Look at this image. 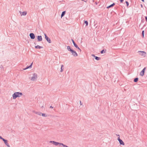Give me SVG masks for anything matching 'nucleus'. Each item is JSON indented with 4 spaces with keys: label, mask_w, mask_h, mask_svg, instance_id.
Returning <instances> with one entry per match:
<instances>
[{
    "label": "nucleus",
    "mask_w": 147,
    "mask_h": 147,
    "mask_svg": "<svg viewBox=\"0 0 147 147\" xmlns=\"http://www.w3.org/2000/svg\"><path fill=\"white\" fill-rule=\"evenodd\" d=\"M22 95L21 92H16L14 93L12 95L13 98V99H15L17 97H19Z\"/></svg>",
    "instance_id": "obj_1"
},
{
    "label": "nucleus",
    "mask_w": 147,
    "mask_h": 147,
    "mask_svg": "<svg viewBox=\"0 0 147 147\" xmlns=\"http://www.w3.org/2000/svg\"><path fill=\"white\" fill-rule=\"evenodd\" d=\"M37 77V75L36 74L34 73L32 74L30 77L31 80L34 81L35 80Z\"/></svg>",
    "instance_id": "obj_2"
},
{
    "label": "nucleus",
    "mask_w": 147,
    "mask_h": 147,
    "mask_svg": "<svg viewBox=\"0 0 147 147\" xmlns=\"http://www.w3.org/2000/svg\"><path fill=\"white\" fill-rule=\"evenodd\" d=\"M138 52L139 53L140 55L142 56H145L146 54V52L144 51H139Z\"/></svg>",
    "instance_id": "obj_3"
},
{
    "label": "nucleus",
    "mask_w": 147,
    "mask_h": 147,
    "mask_svg": "<svg viewBox=\"0 0 147 147\" xmlns=\"http://www.w3.org/2000/svg\"><path fill=\"white\" fill-rule=\"evenodd\" d=\"M146 68L144 67L143 69L141 71L140 73V75L141 76H143L144 75L145 71L146 70Z\"/></svg>",
    "instance_id": "obj_4"
},
{
    "label": "nucleus",
    "mask_w": 147,
    "mask_h": 147,
    "mask_svg": "<svg viewBox=\"0 0 147 147\" xmlns=\"http://www.w3.org/2000/svg\"><path fill=\"white\" fill-rule=\"evenodd\" d=\"M71 52L72 53L73 55L74 56H77L78 55L77 54L75 51H74L72 50H71Z\"/></svg>",
    "instance_id": "obj_5"
},
{
    "label": "nucleus",
    "mask_w": 147,
    "mask_h": 147,
    "mask_svg": "<svg viewBox=\"0 0 147 147\" xmlns=\"http://www.w3.org/2000/svg\"><path fill=\"white\" fill-rule=\"evenodd\" d=\"M45 37V39L47 40L49 43L51 42V41L50 39L45 34H44Z\"/></svg>",
    "instance_id": "obj_6"
},
{
    "label": "nucleus",
    "mask_w": 147,
    "mask_h": 147,
    "mask_svg": "<svg viewBox=\"0 0 147 147\" xmlns=\"http://www.w3.org/2000/svg\"><path fill=\"white\" fill-rule=\"evenodd\" d=\"M62 144V143H59V142H55L54 144V145H55L56 146L59 145L60 147H61Z\"/></svg>",
    "instance_id": "obj_7"
},
{
    "label": "nucleus",
    "mask_w": 147,
    "mask_h": 147,
    "mask_svg": "<svg viewBox=\"0 0 147 147\" xmlns=\"http://www.w3.org/2000/svg\"><path fill=\"white\" fill-rule=\"evenodd\" d=\"M118 140L119 141V143L121 144H122L123 145H124V143L122 140L120 139L119 137L118 138Z\"/></svg>",
    "instance_id": "obj_8"
},
{
    "label": "nucleus",
    "mask_w": 147,
    "mask_h": 147,
    "mask_svg": "<svg viewBox=\"0 0 147 147\" xmlns=\"http://www.w3.org/2000/svg\"><path fill=\"white\" fill-rule=\"evenodd\" d=\"M72 42H73V43L74 46L76 48H77L79 50H80V51H81V50L78 46L75 43V42H74V40H72Z\"/></svg>",
    "instance_id": "obj_9"
},
{
    "label": "nucleus",
    "mask_w": 147,
    "mask_h": 147,
    "mask_svg": "<svg viewBox=\"0 0 147 147\" xmlns=\"http://www.w3.org/2000/svg\"><path fill=\"white\" fill-rule=\"evenodd\" d=\"M3 140L4 141V143L6 145H7L8 147H10V146L7 143V140L4 139Z\"/></svg>",
    "instance_id": "obj_10"
},
{
    "label": "nucleus",
    "mask_w": 147,
    "mask_h": 147,
    "mask_svg": "<svg viewBox=\"0 0 147 147\" xmlns=\"http://www.w3.org/2000/svg\"><path fill=\"white\" fill-rule=\"evenodd\" d=\"M20 14L21 16H25L26 15L27 12L26 11H25L23 12H21L20 11Z\"/></svg>",
    "instance_id": "obj_11"
},
{
    "label": "nucleus",
    "mask_w": 147,
    "mask_h": 147,
    "mask_svg": "<svg viewBox=\"0 0 147 147\" xmlns=\"http://www.w3.org/2000/svg\"><path fill=\"white\" fill-rule=\"evenodd\" d=\"M30 36L32 39H34L35 38V36L33 33H30Z\"/></svg>",
    "instance_id": "obj_12"
},
{
    "label": "nucleus",
    "mask_w": 147,
    "mask_h": 147,
    "mask_svg": "<svg viewBox=\"0 0 147 147\" xmlns=\"http://www.w3.org/2000/svg\"><path fill=\"white\" fill-rule=\"evenodd\" d=\"M38 40L39 41H41L42 40V38L41 36H38Z\"/></svg>",
    "instance_id": "obj_13"
},
{
    "label": "nucleus",
    "mask_w": 147,
    "mask_h": 147,
    "mask_svg": "<svg viewBox=\"0 0 147 147\" xmlns=\"http://www.w3.org/2000/svg\"><path fill=\"white\" fill-rule=\"evenodd\" d=\"M115 5V4L114 3H113V4L110 5L107 7V8H109L113 6L114 5Z\"/></svg>",
    "instance_id": "obj_14"
},
{
    "label": "nucleus",
    "mask_w": 147,
    "mask_h": 147,
    "mask_svg": "<svg viewBox=\"0 0 147 147\" xmlns=\"http://www.w3.org/2000/svg\"><path fill=\"white\" fill-rule=\"evenodd\" d=\"M32 63L31 64V65L30 66H29L28 67H26V68L24 69V70H26V69L29 68H31L32 67Z\"/></svg>",
    "instance_id": "obj_15"
},
{
    "label": "nucleus",
    "mask_w": 147,
    "mask_h": 147,
    "mask_svg": "<svg viewBox=\"0 0 147 147\" xmlns=\"http://www.w3.org/2000/svg\"><path fill=\"white\" fill-rule=\"evenodd\" d=\"M35 47L36 49H41V48H42V47H40V46L37 45V46H36Z\"/></svg>",
    "instance_id": "obj_16"
},
{
    "label": "nucleus",
    "mask_w": 147,
    "mask_h": 147,
    "mask_svg": "<svg viewBox=\"0 0 147 147\" xmlns=\"http://www.w3.org/2000/svg\"><path fill=\"white\" fill-rule=\"evenodd\" d=\"M65 13V11H64L62 12V13L61 15V17L62 18L63 17Z\"/></svg>",
    "instance_id": "obj_17"
},
{
    "label": "nucleus",
    "mask_w": 147,
    "mask_h": 147,
    "mask_svg": "<svg viewBox=\"0 0 147 147\" xmlns=\"http://www.w3.org/2000/svg\"><path fill=\"white\" fill-rule=\"evenodd\" d=\"M95 59H96L97 60H99L100 59V57H95Z\"/></svg>",
    "instance_id": "obj_18"
},
{
    "label": "nucleus",
    "mask_w": 147,
    "mask_h": 147,
    "mask_svg": "<svg viewBox=\"0 0 147 147\" xmlns=\"http://www.w3.org/2000/svg\"><path fill=\"white\" fill-rule=\"evenodd\" d=\"M138 79L137 78H135L134 80V82H137L138 81Z\"/></svg>",
    "instance_id": "obj_19"
},
{
    "label": "nucleus",
    "mask_w": 147,
    "mask_h": 147,
    "mask_svg": "<svg viewBox=\"0 0 147 147\" xmlns=\"http://www.w3.org/2000/svg\"><path fill=\"white\" fill-rule=\"evenodd\" d=\"M67 49L69 51H71V48H70V47L69 46H68L67 47Z\"/></svg>",
    "instance_id": "obj_20"
},
{
    "label": "nucleus",
    "mask_w": 147,
    "mask_h": 147,
    "mask_svg": "<svg viewBox=\"0 0 147 147\" xmlns=\"http://www.w3.org/2000/svg\"><path fill=\"white\" fill-rule=\"evenodd\" d=\"M84 23L86 24V26H87L88 25V23L87 21H85Z\"/></svg>",
    "instance_id": "obj_21"
},
{
    "label": "nucleus",
    "mask_w": 147,
    "mask_h": 147,
    "mask_svg": "<svg viewBox=\"0 0 147 147\" xmlns=\"http://www.w3.org/2000/svg\"><path fill=\"white\" fill-rule=\"evenodd\" d=\"M142 35L143 38H144V31H142Z\"/></svg>",
    "instance_id": "obj_22"
},
{
    "label": "nucleus",
    "mask_w": 147,
    "mask_h": 147,
    "mask_svg": "<svg viewBox=\"0 0 147 147\" xmlns=\"http://www.w3.org/2000/svg\"><path fill=\"white\" fill-rule=\"evenodd\" d=\"M42 115L43 117H46L47 116L46 114L44 113H42Z\"/></svg>",
    "instance_id": "obj_23"
},
{
    "label": "nucleus",
    "mask_w": 147,
    "mask_h": 147,
    "mask_svg": "<svg viewBox=\"0 0 147 147\" xmlns=\"http://www.w3.org/2000/svg\"><path fill=\"white\" fill-rule=\"evenodd\" d=\"M63 65H61V72H62V71H63V69H62V68H63Z\"/></svg>",
    "instance_id": "obj_24"
},
{
    "label": "nucleus",
    "mask_w": 147,
    "mask_h": 147,
    "mask_svg": "<svg viewBox=\"0 0 147 147\" xmlns=\"http://www.w3.org/2000/svg\"><path fill=\"white\" fill-rule=\"evenodd\" d=\"M55 142V141H50L49 142L50 143H52V144H54Z\"/></svg>",
    "instance_id": "obj_25"
},
{
    "label": "nucleus",
    "mask_w": 147,
    "mask_h": 147,
    "mask_svg": "<svg viewBox=\"0 0 147 147\" xmlns=\"http://www.w3.org/2000/svg\"><path fill=\"white\" fill-rule=\"evenodd\" d=\"M36 113L39 115H41L42 114V113Z\"/></svg>",
    "instance_id": "obj_26"
},
{
    "label": "nucleus",
    "mask_w": 147,
    "mask_h": 147,
    "mask_svg": "<svg viewBox=\"0 0 147 147\" xmlns=\"http://www.w3.org/2000/svg\"><path fill=\"white\" fill-rule=\"evenodd\" d=\"M105 52L104 50H102L100 52V53L101 54H102L104 52L105 53Z\"/></svg>",
    "instance_id": "obj_27"
},
{
    "label": "nucleus",
    "mask_w": 147,
    "mask_h": 147,
    "mask_svg": "<svg viewBox=\"0 0 147 147\" xmlns=\"http://www.w3.org/2000/svg\"><path fill=\"white\" fill-rule=\"evenodd\" d=\"M125 3H126V4H127V6H128L129 5V3H128V2L127 1H126L125 2Z\"/></svg>",
    "instance_id": "obj_28"
},
{
    "label": "nucleus",
    "mask_w": 147,
    "mask_h": 147,
    "mask_svg": "<svg viewBox=\"0 0 147 147\" xmlns=\"http://www.w3.org/2000/svg\"><path fill=\"white\" fill-rule=\"evenodd\" d=\"M0 139L3 140L4 139L2 138L1 136H0Z\"/></svg>",
    "instance_id": "obj_29"
},
{
    "label": "nucleus",
    "mask_w": 147,
    "mask_h": 147,
    "mask_svg": "<svg viewBox=\"0 0 147 147\" xmlns=\"http://www.w3.org/2000/svg\"><path fill=\"white\" fill-rule=\"evenodd\" d=\"M145 19H146V21L147 22V17L146 16V17H145Z\"/></svg>",
    "instance_id": "obj_30"
},
{
    "label": "nucleus",
    "mask_w": 147,
    "mask_h": 147,
    "mask_svg": "<svg viewBox=\"0 0 147 147\" xmlns=\"http://www.w3.org/2000/svg\"><path fill=\"white\" fill-rule=\"evenodd\" d=\"M123 1V0H120V2L121 3H122Z\"/></svg>",
    "instance_id": "obj_31"
},
{
    "label": "nucleus",
    "mask_w": 147,
    "mask_h": 147,
    "mask_svg": "<svg viewBox=\"0 0 147 147\" xmlns=\"http://www.w3.org/2000/svg\"><path fill=\"white\" fill-rule=\"evenodd\" d=\"M141 7L142 8L143 7V5H142V4H141Z\"/></svg>",
    "instance_id": "obj_32"
},
{
    "label": "nucleus",
    "mask_w": 147,
    "mask_h": 147,
    "mask_svg": "<svg viewBox=\"0 0 147 147\" xmlns=\"http://www.w3.org/2000/svg\"><path fill=\"white\" fill-rule=\"evenodd\" d=\"M142 1L143 2H144V0H142Z\"/></svg>",
    "instance_id": "obj_33"
},
{
    "label": "nucleus",
    "mask_w": 147,
    "mask_h": 147,
    "mask_svg": "<svg viewBox=\"0 0 147 147\" xmlns=\"http://www.w3.org/2000/svg\"><path fill=\"white\" fill-rule=\"evenodd\" d=\"M80 105H81V101H80Z\"/></svg>",
    "instance_id": "obj_34"
}]
</instances>
